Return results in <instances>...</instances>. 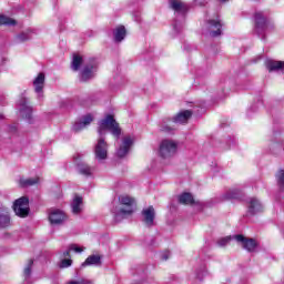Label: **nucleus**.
<instances>
[{"instance_id":"10","label":"nucleus","mask_w":284,"mask_h":284,"mask_svg":"<svg viewBox=\"0 0 284 284\" xmlns=\"http://www.w3.org/2000/svg\"><path fill=\"white\" fill-rule=\"evenodd\" d=\"M34 92L38 97V101H43V88H45V74L39 73L33 80Z\"/></svg>"},{"instance_id":"30","label":"nucleus","mask_w":284,"mask_h":284,"mask_svg":"<svg viewBox=\"0 0 284 284\" xmlns=\"http://www.w3.org/2000/svg\"><path fill=\"white\" fill-rule=\"evenodd\" d=\"M0 26H17V21L12 18L0 16Z\"/></svg>"},{"instance_id":"29","label":"nucleus","mask_w":284,"mask_h":284,"mask_svg":"<svg viewBox=\"0 0 284 284\" xmlns=\"http://www.w3.org/2000/svg\"><path fill=\"white\" fill-rule=\"evenodd\" d=\"M32 265H34V261L29 260L24 267V271H23V276H24L26 281H28V278H30V276L32 274Z\"/></svg>"},{"instance_id":"12","label":"nucleus","mask_w":284,"mask_h":284,"mask_svg":"<svg viewBox=\"0 0 284 284\" xmlns=\"http://www.w3.org/2000/svg\"><path fill=\"white\" fill-rule=\"evenodd\" d=\"M134 143V138L126 135L122 140L121 146L118 149L116 154L119 159H123L130 152V148H132V144Z\"/></svg>"},{"instance_id":"26","label":"nucleus","mask_w":284,"mask_h":284,"mask_svg":"<svg viewBox=\"0 0 284 284\" xmlns=\"http://www.w3.org/2000/svg\"><path fill=\"white\" fill-rule=\"evenodd\" d=\"M10 225V214L8 213V209L0 212V227H8Z\"/></svg>"},{"instance_id":"8","label":"nucleus","mask_w":284,"mask_h":284,"mask_svg":"<svg viewBox=\"0 0 284 284\" xmlns=\"http://www.w3.org/2000/svg\"><path fill=\"white\" fill-rule=\"evenodd\" d=\"M234 239L237 243H241L242 247L246 250V252H256V248L258 247V242L254 239H247L243 235H235Z\"/></svg>"},{"instance_id":"41","label":"nucleus","mask_w":284,"mask_h":284,"mask_svg":"<svg viewBox=\"0 0 284 284\" xmlns=\"http://www.w3.org/2000/svg\"><path fill=\"white\" fill-rule=\"evenodd\" d=\"M11 130L14 132L17 130V128L13 126V128H11Z\"/></svg>"},{"instance_id":"27","label":"nucleus","mask_w":284,"mask_h":284,"mask_svg":"<svg viewBox=\"0 0 284 284\" xmlns=\"http://www.w3.org/2000/svg\"><path fill=\"white\" fill-rule=\"evenodd\" d=\"M37 183H39V178L20 179L21 187H31L32 185H37Z\"/></svg>"},{"instance_id":"22","label":"nucleus","mask_w":284,"mask_h":284,"mask_svg":"<svg viewBox=\"0 0 284 284\" xmlns=\"http://www.w3.org/2000/svg\"><path fill=\"white\" fill-rule=\"evenodd\" d=\"M125 34H126L125 27L120 26V27L115 28L113 31L114 42L121 43V41H123V39H125Z\"/></svg>"},{"instance_id":"15","label":"nucleus","mask_w":284,"mask_h":284,"mask_svg":"<svg viewBox=\"0 0 284 284\" xmlns=\"http://www.w3.org/2000/svg\"><path fill=\"white\" fill-rule=\"evenodd\" d=\"M247 213L254 216V214H258V212H263V204L256 197L248 199Z\"/></svg>"},{"instance_id":"13","label":"nucleus","mask_w":284,"mask_h":284,"mask_svg":"<svg viewBox=\"0 0 284 284\" xmlns=\"http://www.w3.org/2000/svg\"><path fill=\"white\" fill-rule=\"evenodd\" d=\"M156 213L154 206H149L142 211V221L146 227H152L154 225V217Z\"/></svg>"},{"instance_id":"42","label":"nucleus","mask_w":284,"mask_h":284,"mask_svg":"<svg viewBox=\"0 0 284 284\" xmlns=\"http://www.w3.org/2000/svg\"><path fill=\"white\" fill-rule=\"evenodd\" d=\"M0 119H3V114H0Z\"/></svg>"},{"instance_id":"37","label":"nucleus","mask_w":284,"mask_h":284,"mask_svg":"<svg viewBox=\"0 0 284 284\" xmlns=\"http://www.w3.org/2000/svg\"><path fill=\"white\" fill-rule=\"evenodd\" d=\"M70 252H72V250H70V246H69L67 251L60 254V258H70Z\"/></svg>"},{"instance_id":"11","label":"nucleus","mask_w":284,"mask_h":284,"mask_svg":"<svg viewBox=\"0 0 284 284\" xmlns=\"http://www.w3.org/2000/svg\"><path fill=\"white\" fill-rule=\"evenodd\" d=\"M19 110L22 119H27V121L30 123V121H32V108L26 98L20 99Z\"/></svg>"},{"instance_id":"3","label":"nucleus","mask_w":284,"mask_h":284,"mask_svg":"<svg viewBox=\"0 0 284 284\" xmlns=\"http://www.w3.org/2000/svg\"><path fill=\"white\" fill-rule=\"evenodd\" d=\"M119 201L121 205H125L126 209H120L118 212H114V216L116 221H121V219H126V216H131L134 212L135 201L130 195H120Z\"/></svg>"},{"instance_id":"36","label":"nucleus","mask_w":284,"mask_h":284,"mask_svg":"<svg viewBox=\"0 0 284 284\" xmlns=\"http://www.w3.org/2000/svg\"><path fill=\"white\" fill-rule=\"evenodd\" d=\"M69 250H71V252H75L77 254H81V252H83V248H81L80 246H78L75 244H71L69 246Z\"/></svg>"},{"instance_id":"2","label":"nucleus","mask_w":284,"mask_h":284,"mask_svg":"<svg viewBox=\"0 0 284 284\" xmlns=\"http://www.w3.org/2000/svg\"><path fill=\"white\" fill-rule=\"evenodd\" d=\"M190 116H192V111L190 110L182 111L178 113L174 118L164 120L161 124L160 130L161 132L170 133L174 130V124L187 123V121L190 120Z\"/></svg>"},{"instance_id":"39","label":"nucleus","mask_w":284,"mask_h":284,"mask_svg":"<svg viewBox=\"0 0 284 284\" xmlns=\"http://www.w3.org/2000/svg\"><path fill=\"white\" fill-rule=\"evenodd\" d=\"M69 284H90V283L85 280H81V281H72Z\"/></svg>"},{"instance_id":"20","label":"nucleus","mask_w":284,"mask_h":284,"mask_svg":"<svg viewBox=\"0 0 284 284\" xmlns=\"http://www.w3.org/2000/svg\"><path fill=\"white\" fill-rule=\"evenodd\" d=\"M32 34H36L34 29H27L26 31L17 34L14 37V41L17 43H26V41H30V39H32Z\"/></svg>"},{"instance_id":"21","label":"nucleus","mask_w":284,"mask_h":284,"mask_svg":"<svg viewBox=\"0 0 284 284\" xmlns=\"http://www.w3.org/2000/svg\"><path fill=\"white\" fill-rule=\"evenodd\" d=\"M90 265H94L99 267L101 265V256L99 255H90L81 265V267H88Z\"/></svg>"},{"instance_id":"25","label":"nucleus","mask_w":284,"mask_h":284,"mask_svg":"<svg viewBox=\"0 0 284 284\" xmlns=\"http://www.w3.org/2000/svg\"><path fill=\"white\" fill-rule=\"evenodd\" d=\"M78 171L80 172V174H83L84 176H92V172H93V169L81 162V163H78Z\"/></svg>"},{"instance_id":"6","label":"nucleus","mask_w":284,"mask_h":284,"mask_svg":"<svg viewBox=\"0 0 284 284\" xmlns=\"http://www.w3.org/2000/svg\"><path fill=\"white\" fill-rule=\"evenodd\" d=\"M48 219L51 225H63L68 221V215L60 209H50Z\"/></svg>"},{"instance_id":"28","label":"nucleus","mask_w":284,"mask_h":284,"mask_svg":"<svg viewBox=\"0 0 284 284\" xmlns=\"http://www.w3.org/2000/svg\"><path fill=\"white\" fill-rule=\"evenodd\" d=\"M232 199H239V190H230L222 195V201H232Z\"/></svg>"},{"instance_id":"1","label":"nucleus","mask_w":284,"mask_h":284,"mask_svg":"<svg viewBox=\"0 0 284 284\" xmlns=\"http://www.w3.org/2000/svg\"><path fill=\"white\" fill-rule=\"evenodd\" d=\"M110 132L115 139L121 136V126L113 115H106L104 119L100 120L98 123V134L99 139L94 146V156L99 163L108 159V142H105V134Z\"/></svg>"},{"instance_id":"31","label":"nucleus","mask_w":284,"mask_h":284,"mask_svg":"<svg viewBox=\"0 0 284 284\" xmlns=\"http://www.w3.org/2000/svg\"><path fill=\"white\" fill-rule=\"evenodd\" d=\"M60 258H61V261H60L59 267L61 270H65L67 267L72 266V258H70V257H60Z\"/></svg>"},{"instance_id":"4","label":"nucleus","mask_w":284,"mask_h":284,"mask_svg":"<svg viewBox=\"0 0 284 284\" xmlns=\"http://www.w3.org/2000/svg\"><path fill=\"white\" fill-rule=\"evenodd\" d=\"M12 209L17 216L26 219L30 214V200L27 196H22L14 201Z\"/></svg>"},{"instance_id":"34","label":"nucleus","mask_w":284,"mask_h":284,"mask_svg":"<svg viewBox=\"0 0 284 284\" xmlns=\"http://www.w3.org/2000/svg\"><path fill=\"white\" fill-rule=\"evenodd\" d=\"M181 30H183V24L175 22L173 24V36L176 37V34H179Z\"/></svg>"},{"instance_id":"24","label":"nucleus","mask_w":284,"mask_h":284,"mask_svg":"<svg viewBox=\"0 0 284 284\" xmlns=\"http://www.w3.org/2000/svg\"><path fill=\"white\" fill-rule=\"evenodd\" d=\"M179 203L182 205H194V196L190 193H183L179 196Z\"/></svg>"},{"instance_id":"40","label":"nucleus","mask_w":284,"mask_h":284,"mask_svg":"<svg viewBox=\"0 0 284 284\" xmlns=\"http://www.w3.org/2000/svg\"><path fill=\"white\" fill-rule=\"evenodd\" d=\"M216 1H219V3H227V1L230 0H216Z\"/></svg>"},{"instance_id":"9","label":"nucleus","mask_w":284,"mask_h":284,"mask_svg":"<svg viewBox=\"0 0 284 284\" xmlns=\"http://www.w3.org/2000/svg\"><path fill=\"white\" fill-rule=\"evenodd\" d=\"M169 7L175 14H181L182 17H185L186 12H190V4L181 0H169Z\"/></svg>"},{"instance_id":"19","label":"nucleus","mask_w":284,"mask_h":284,"mask_svg":"<svg viewBox=\"0 0 284 284\" xmlns=\"http://www.w3.org/2000/svg\"><path fill=\"white\" fill-rule=\"evenodd\" d=\"M71 212L72 214H81L83 212V197L79 195H74L72 202H71Z\"/></svg>"},{"instance_id":"38","label":"nucleus","mask_w":284,"mask_h":284,"mask_svg":"<svg viewBox=\"0 0 284 284\" xmlns=\"http://www.w3.org/2000/svg\"><path fill=\"white\" fill-rule=\"evenodd\" d=\"M168 258H170V251H165L161 254L162 261H168Z\"/></svg>"},{"instance_id":"7","label":"nucleus","mask_w":284,"mask_h":284,"mask_svg":"<svg viewBox=\"0 0 284 284\" xmlns=\"http://www.w3.org/2000/svg\"><path fill=\"white\" fill-rule=\"evenodd\" d=\"M94 72H97V63L92 60L84 64L80 73V81L85 82L90 81V79H94Z\"/></svg>"},{"instance_id":"5","label":"nucleus","mask_w":284,"mask_h":284,"mask_svg":"<svg viewBox=\"0 0 284 284\" xmlns=\"http://www.w3.org/2000/svg\"><path fill=\"white\" fill-rule=\"evenodd\" d=\"M179 150V144L172 140H163L160 144V156L162 159H172L176 151Z\"/></svg>"},{"instance_id":"17","label":"nucleus","mask_w":284,"mask_h":284,"mask_svg":"<svg viewBox=\"0 0 284 284\" xmlns=\"http://www.w3.org/2000/svg\"><path fill=\"white\" fill-rule=\"evenodd\" d=\"M94 121V118H92V114H87L82 118L80 122H75L73 124V132H81V130H85L88 125H90Z\"/></svg>"},{"instance_id":"23","label":"nucleus","mask_w":284,"mask_h":284,"mask_svg":"<svg viewBox=\"0 0 284 284\" xmlns=\"http://www.w3.org/2000/svg\"><path fill=\"white\" fill-rule=\"evenodd\" d=\"M81 65H83V58L79 54H74L71 62V69L73 72H79V70H81Z\"/></svg>"},{"instance_id":"35","label":"nucleus","mask_w":284,"mask_h":284,"mask_svg":"<svg viewBox=\"0 0 284 284\" xmlns=\"http://www.w3.org/2000/svg\"><path fill=\"white\" fill-rule=\"evenodd\" d=\"M205 276H207V271L205 270V267H202V268L196 273V278H199V281H203V278H205Z\"/></svg>"},{"instance_id":"18","label":"nucleus","mask_w":284,"mask_h":284,"mask_svg":"<svg viewBox=\"0 0 284 284\" xmlns=\"http://www.w3.org/2000/svg\"><path fill=\"white\" fill-rule=\"evenodd\" d=\"M265 65L268 72H284V61L266 60Z\"/></svg>"},{"instance_id":"14","label":"nucleus","mask_w":284,"mask_h":284,"mask_svg":"<svg viewBox=\"0 0 284 284\" xmlns=\"http://www.w3.org/2000/svg\"><path fill=\"white\" fill-rule=\"evenodd\" d=\"M266 28H267V20L265 19L263 13L262 12L255 13V32H257V34H263Z\"/></svg>"},{"instance_id":"16","label":"nucleus","mask_w":284,"mask_h":284,"mask_svg":"<svg viewBox=\"0 0 284 284\" xmlns=\"http://www.w3.org/2000/svg\"><path fill=\"white\" fill-rule=\"evenodd\" d=\"M221 28H223L221 20H209L210 37H213V38L221 37L222 34Z\"/></svg>"},{"instance_id":"33","label":"nucleus","mask_w":284,"mask_h":284,"mask_svg":"<svg viewBox=\"0 0 284 284\" xmlns=\"http://www.w3.org/2000/svg\"><path fill=\"white\" fill-rule=\"evenodd\" d=\"M230 241H232V237H230V236L222 237V239L217 240V245H219V247H225V245H227L230 243Z\"/></svg>"},{"instance_id":"32","label":"nucleus","mask_w":284,"mask_h":284,"mask_svg":"<svg viewBox=\"0 0 284 284\" xmlns=\"http://www.w3.org/2000/svg\"><path fill=\"white\" fill-rule=\"evenodd\" d=\"M276 180H277L280 187L283 190L284 189V170H280L277 172Z\"/></svg>"}]
</instances>
